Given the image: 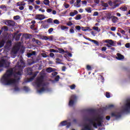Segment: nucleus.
Returning a JSON list of instances; mask_svg holds the SVG:
<instances>
[{
  "mask_svg": "<svg viewBox=\"0 0 130 130\" xmlns=\"http://www.w3.org/2000/svg\"><path fill=\"white\" fill-rule=\"evenodd\" d=\"M13 74H14L13 69L7 70L6 73L4 74L1 79V83L6 86L16 85V84L18 83L19 81L21 80V78H20V77L17 79L11 78V77L13 76Z\"/></svg>",
  "mask_w": 130,
  "mask_h": 130,
  "instance_id": "obj_1",
  "label": "nucleus"
},
{
  "mask_svg": "<svg viewBox=\"0 0 130 130\" xmlns=\"http://www.w3.org/2000/svg\"><path fill=\"white\" fill-rule=\"evenodd\" d=\"M85 120L86 121H88L89 123L85 124L84 126V128L81 130H93V129H92V125L94 128H98V126H102L103 116H99L98 117L92 119L85 118Z\"/></svg>",
  "mask_w": 130,
  "mask_h": 130,
  "instance_id": "obj_2",
  "label": "nucleus"
},
{
  "mask_svg": "<svg viewBox=\"0 0 130 130\" xmlns=\"http://www.w3.org/2000/svg\"><path fill=\"white\" fill-rule=\"evenodd\" d=\"M11 64V62H9L8 60L5 59H2L0 60V68H9Z\"/></svg>",
  "mask_w": 130,
  "mask_h": 130,
  "instance_id": "obj_3",
  "label": "nucleus"
},
{
  "mask_svg": "<svg viewBox=\"0 0 130 130\" xmlns=\"http://www.w3.org/2000/svg\"><path fill=\"white\" fill-rule=\"evenodd\" d=\"M108 4L111 7L112 10H114V9H116V8L119 7V3H117V1L112 2L111 0H109Z\"/></svg>",
  "mask_w": 130,
  "mask_h": 130,
  "instance_id": "obj_4",
  "label": "nucleus"
},
{
  "mask_svg": "<svg viewBox=\"0 0 130 130\" xmlns=\"http://www.w3.org/2000/svg\"><path fill=\"white\" fill-rule=\"evenodd\" d=\"M15 68L17 69H24L25 68V62L23 59H20V62H17Z\"/></svg>",
  "mask_w": 130,
  "mask_h": 130,
  "instance_id": "obj_5",
  "label": "nucleus"
},
{
  "mask_svg": "<svg viewBox=\"0 0 130 130\" xmlns=\"http://www.w3.org/2000/svg\"><path fill=\"white\" fill-rule=\"evenodd\" d=\"M44 80V76L43 75H41L40 77L37 78V82H36V85L37 87H39L43 84V81Z\"/></svg>",
  "mask_w": 130,
  "mask_h": 130,
  "instance_id": "obj_6",
  "label": "nucleus"
},
{
  "mask_svg": "<svg viewBox=\"0 0 130 130\" xmlns=\"http://www.w3.org/2000/svg\"><path fill=\"white\" fill-rule=\"evenodd\" d=\"M77 101V96L75 95H72L71 96L70 100L69 101V106H73Z\"/></svg>",
  "mask_w": 130,
  "mask_h": 130,
  "instance_id": "obj_7",
  "label": "nucleus"
},
{
  "mask_svg": "<svg viewBox=\"0 0 130 130\" xmlns=\"http://www.w3.org/2000/svg\"><path fill=\"white\" fill-rule=\"evenodd\" d=\"M5 25H7V26H9V27H14V26H15V21L13 20H5Z\"/></svg>",
  "mask_w": 130,
  "mask_h": 130,
  "instance_id": "obj_8",
  "label": "nucleus"
},
{
  "mask_svg": "<svg viewBox=\"0 0 130 130\" xmlns=\"http://www.w3.org/2000/svg\"><path fill=\"white\" fill-rule=\"evenodd\" d=\"M124 112H126L127 113H129L130 112V101L127 102L125 105V108L123 110Z\"/></svg>",
  "mask_w": 130,
  "mask_h": 130,
  "instance_id": "obj_9",
  "label": "nucleus"
},
{
  "mask_svg": "<svg viewBox=\"0 0 130 130\" xmlns=\"http://www.w3.org/2000/svg\"><path fill=\"white\" fill-rule=\"evenodd\" d=\"M111 117H115L116 119L121 117V114L120 113L112 112L111 114Z\"/></svg>",
  "mask_w": 130,
  "mask_h": 130,
  "instance_id": "obj_10",
  "label": "nucleus"
},
{
  "mask_svg": "<svg viewBox=\"0 0 130 130\" xmlns=\"http://www.w3.org/2000/svg\"><path fill=\"white\" fill-rule=\"evenodd\" d=\"M20 50V44L15 46L12 49V52L14 54H17L18 51Z\"/></svg>",
  "mask_w": 130,
  "mask_h": 130,
  "instance_id": "obj_11",
  "label": "nucleus"
},
{
  "mask_svg": "<svg viewBox=\"0 0 130 130\" xmlns=\"http://www.w3.org/2000/svg\"><path fill=\"white\" fill-rule=\"evenodd\" d=\"M35 18L36 20L42 21V20H44V19H45V16L42 14H36Z\"/></svg>",
  "mask_w": 130,
  "mask_h": 130,
  "instance_id": "obj_12",
  "label": "nucleus"
},
{
  "mask_svg": "<svg viewBox=\"0 0 130 130\" xmlns=\"http://www.w3.org/2000/svg\"><path fill=\"white\" fill-rule=\"evenodd\" d=\"M116 55L117 56L116 57V58L118 60H122V59H124V56H123V55H121V54L117 53Z\"/></svg>",
  "mask_w": 130,
  "mask_h": 130,
  "instance_id": "obj_13",
  "label": "nucleus"
},
{
  "mask_svg": "<svg viewBox=\"0 0 130 130\" xmlns=\"http://www.w3.org/2000/svg\"><path fill=\"white\" fill-rule=\"evenodd\" d=\"M85 39H86V40H88L89 41H90L91 42H93L94 44H96L97 46H99V42L98 41L95 40H92L90 38H86L84 37Z\"/></svg>",
  "mask_w": 130,
  "mask_h": 130,
  "instance_id": "obj_14",
  "label": "nucleus"
},
{
  "mask_svg": "<svg viewBox=\"0 0 130 130\" xmlns=\"http://www.w3.org/2000/svg\"><path fill=\"white\" fill-rule=\"evenodd\" d=\"M32 42H35L38 45H41V42L39 40H36L35 38L32 39Z\"/></svg>",
  "mask_w": 130,
  "mask_h": 130,
  "instance_id": "obj_15",
  "label": "nucleus"
},
{
  "mask_svg": "<svg viewBox=\"0 0 130 130\" xmlns=\"http://www.w3.org/2000/svg\"><path fill=\"white\" fill-rule=\"evenodd\" d=\"M111 20L113 23H116V22L118 21V18L115 16H113L111 18Z\"/></svg>",
  "mask_w": 130,
  "mask_h": 130,
  "instance_id": "obj_16",
  "label": "nucleus"
},
{
  "mask_svg": "<svg viewBox=\"0 0 130 130\" xmlns=\"http://www.w3.org/2000/svg\"><path fill=\"white\" fill-rule=\"evenodd\" d=\"M76 15H78V11L77 10H74L73 12H70V17H74Z\"/></svg>",
  "mask_w": 130,
  "mask_h": 130,
  "instance_id": "obj_17",
  "label": "nucleus"
},
{
  "mask_svg": "<svg viewBox=\"0 0 130 130\" xmlns=\"http://www.w3.org/2000/svg\"><path fill=\"white\" fill-rule=\"evenodd\" d=\"M112 17H113V16H112V14H111V13H108L107 14V19L109 21V20H110L112 18Z\"/></svg>",
  "mask_w": 130,
  "mask_h": 130,
  "instance_id": "obj_18",
  "label": "nucleus"
},
{
  "mask_svg": "<svg viewBox=\"0 0 130 130\" xmlns=\"http://www.w3.org/2000/svg\"><path fill=\"white\" fill-rule=\"evenodd\" d=\"M18 69L19 70L16 73V75H18V76H22V74H23V69L18 68Z\"/></svg>",
  "mask_w": 130,
  "mask_h": 130,
  "instance_id": "obj_19",
  "label": "nucleus"
},
{
  "mask_svg": "<svg viewBox=\"0 0 130 130\" xmlns=\"http://www.w3.org/2000/svg\"><path fill=\"white\" fill-rule=\"evenodd\" d=\"M22 36V33H19L17 35H16L15 37V40L16 41H19L20 40V38Z\"/></svg>",
  "mask_w": 130,
  "mask_h": 130,
  "instance_id": "obj_20",
  "label": "nucleus"
},
{
  "mask_svg": "<svg viewBox=\"0 0 130 130\" xmlns=\"http://www.w3.org/2000/svg\"><path fill=\"white\" fill-rule=\"evenodd\" d=\"M75 19L76 21H79V20H81V19H82V15H81V14H78L75 17Z\"/></svg>",
  "mask_w": 130,
  "mask_h": 130,
  "instance_id": "obj_21",
  "label": "nucleus"
},
{
  "mask_svg": "<svg viewBox=\"0 0 130 130\" xmlns=\"http://www.w3.org/2000/svg\"><path fill=\"white\" fill-rule=\"evenodd\" d=\"M1 29L2 31H4V32H7V31L9 30V28L7 26H4L3 27H2Z\"/></svg>",
  "mask_w": 130,
  "mask_h": 130,
  "instance_id": "obj_22",
  "label": "nucleus"
},
{
  "mask_svg": "<svg viewBox=\"0 0 130 130\" xmlns=\"http://www.w3.org/2000/svg\"><path fill=\"white\" fill-rule=\"evenodd\" d=\"M27 71L28 75H32V74H33L32 72V70L31 68H27Z\"/></svg>",
  "mask_w": 130,
  "mask_h": 130,
  "instance_id": "obj_23",
  "label": "nucleus"
},
{
  "mask_svg": "<svg viewBox=\"0 0 130 130\" xmlns=\"http://www.w3.org/2000/svg\"><path fill=\"white\" fill-rule=\"evenodd\" d=\"M43 3L46 6H49V4H50V2L49 1V0H44Z\"/></svg>",
  "mask_w": 130,
  "mask_h": 130,
  "instance_id": "obj_24",
  "label": "nucleus"
},
{
  "mask_svg": "<svg viewBox=\"0 0 130 130\" xmlns=\"http://www.w3.org/2000/svg\"><path fill=\"white\" fill-rule=\"evenodd\" d=\"M58 50L59 51V53H66L67 52H68V51H64L63 49L61 48H59Z\"/></svg>",
  "mask_w": 130,
  "mask_h": 130,
  "instance_id": "obj_25",
  "label": "nucleus"
},
{
  "mask_svg": "<svg viewBox=\"0 0 130 130\" xmlns=\"http://www.w3.org/2000/svg\"><path fill=\"white\" fill-rule=\"evenodd\" d=\"M67 122H68V121H67V120L63 121L60 122V124H61V125H62V126H64L67 125Z\"/></svg>",
  "mask_w": 130,
  "mask_h": 130,
  "instance_id": "obj_26",
  "label": "nucleus"
},
{
  "mask_svg": "<svg viewBox=\"0 0 130 130\" xmlns=\"http://www.w3.org/2000/svg\"><path fill=\"white\" fill-rule=\"evenodd\" d=\"M76 3L74 4L75 7H77V8H79L80 6H79V4L80 3H81V0H77L76 1Z\"/></svg>",
  "mask_w": 130,
  "mask_h": 130,
  "instance_id": "obj_27",
  "label": "nucleus"
},
{
  "mask_svg": "<svg viewBox=\"0 0 130 130\" xmlns=\"http://www.w3.org/2000/svg\"><path fill=\"white\" fill-rule=\"evenodd\" d=\"M120 10L123 11V12H125V11L127 10V7H121L120 8Z\"/></svg>",
  "mask_w": 130,
  "mask_h": 130,
  "instance_id": "obj_28",
  "label": "nucleus"
},
{
  "mask_svg": "<svg viewBox=\"0 0 130 130\" xmlns=\"http://www.w3.org/2000/svg\"><path fill=\"white\" fill-rule=\"evenodd\" d=\"M5 42L4 40H2L0 42V48H2L5 45Z\"/></svg>",
  "mask_w": 130,
  "mask_h": 130,
  "instance_id": "obj_29",
  "label": "nucleus"
},
{
  "mask_svg": "<svg viewBox=\"0 0 130 130\" xmlns=\"http://www.w3.org/2000/svg\"><path fill=\"white\" fill-rule=\"evenodd\" d=\"M47 73H52V72H53V70H52V68H48L47 69Z\"/></svg>",
  "mask_w": 130,
  "mask_h": 130,
  "instance_id": "obj_30",
  "label": "nucleus"
},
{
  "mask_svg": "<svg viewBox=\"0 0 130 130\" xmlns=\"http://www.w3.org/2000/svg\"><path fill=\"white\" fill-rule=\"evenodd\" d=\"M48 37H47L46 36H42L41 38L42 40H48Z\"/></svg>",
  "mask_w": 130,
  "mask_h": 130,
  "instance_id": "obj_31",
  "label": "nucleus"
},
{
  "mask_svg": "<svg viewBox=\"0 0 130 130\" xmlns=\"http://www.w3.org/2000/svg\"><path fill=\"white\" fill-rule=\"evenodd\" d=\"M93 30H95V31H97L98 32H100V30H99V27L98 26H94L92 28Z\"/></svg>",
  "mask_w": 130,
  "mask_h": 130,
  "instance_id": "obj_32",
  "label": "nucleus"
},
{
  "mask_svg": "<svg viewBox=\"0 0 130 130\" xmlns=\"http://www.w3.org/2000/svg\"><path fill=\"white\" fill-rule=\"evenodd\" d=\"M91 8L89 7L88 8H85V11L87 12V13H92V10H91Z\"/></svg>",
  "mask_w": 130,
  "mask_h": 130,
  "instance_id": "obj_33",
  "label": "nucleus"
},
{
  "mask_svg": "<svg viewBox=\"0 0 130 130\" xmlns=\"http://www.w3.org/2000/svg\"><path fill=\"white\" fill-rule=\"evenodd\" d=\"M45 91V88L42 87L40 90H38L39 93H42V92H44Z\"/></svg>",
  "mask_w": 130,
  "mask_h": 130,
  "instance_id": "obj_34",
  "label": "nucleus"
},
{
  "mask_svg": "<svg viewBox=\"0 0 130 130\" xmlns=\"http://www.w3.org/2000/svg\"><path fill=\"white\" fill-rule=\"evenodd\" d=\"M102 6L104 7L105 8H108V7H109L108 3H103L102 4Z\"/></svg>",
  "mask_w": 130,
  "mask_h": 130,
  "instance_id": "obj_35",
  "label": "nucleus"
},
{
  "mask_svg": "<svg viewBox=\"0 0 130 130\" xmlns=\"http://www.w3.org/2000/svg\"><path fill=\"white\" fill-rule=\"evenodd\" d=\"M70 88L71 90H75V89H76V85L73 84L70 86Z\"/></svg>",
  "mask_w": 130,
  "mask_h": 130,
  "instance_id": "obj_36",
  "label": "nucleus"
},
{
  "mask_svg": "<svg viewBox=\"0 0 130 130\" xmlns=\"http://www.w3.org/2000/svg\"><path fill=\"white\" fill-rule=\"evenodd\" d=\"M112 107H114L113 105H110L106 107V109H110V108H112Z\"/></svg>",
  "mask_w": 130,
  "mask_h": 130,
  "instance_id": "obj_37",
  "label": "nucleus"
},
{
  "mask_svg": "<svg viewBox=\"0 0 130 130\" xmlns=\"http://www.w3.org/2000/svg\"><path fill=\"white\" fill-rule=\"evenodd\" d=\"M14 20H19L20 19V16L19 15H17V16H15L13 17Z\"/></svg>",
  "mask_w": 130,
  "mask_h": 130,
  "instance_id": "obj_38",
  "label": "nucleus"
},
{
  "mask_svg": "<svg viewBox=\"0 0 130 130\" xmlns=\"http://www.w3.org/2000/svg\"><path fill=\"white\" fill-rule=\"evenodd\" d=\"M99 56H101V57H102L103 58H106V55L102 53H100Z\"/></svg>",
  "mask_w": 130,
  "mask_h": 130,
  "instance_id": "obj_39",
  "label": "nucleus"
},
{
  "mask_svg": "<svg viewBox=\"0 0 130 130\" xmlns=\"http://www.w3.org/2000/svg\"><path fill=\"white\" fill-rule=\"evenodd\" d=\"M0 9L4 10V9H7V6L6 5H2L0 6Z\"/></svg>",
  "mask_w": 130,
  "mask_h": 130,
  "instance_id": "obj_40",
  "label": "nucleus"
},
{
  "mask_svg": "<svg viewBox=\"0 0 130 130\" xmlns=\"http://www.w3.org/2000/svg\"><path fill=\"white\" fill-rule=\"evenodd\" d=\"M86 69L87 71H91L92 70V68L89 65H87L86 66Z\"/></svg>",
  "mask_w": 130,
  "mask_h": 130,
  "instance_id": "obj_41",
  "label": "nucleus"
},
{
  "mask_svg": "<svg viewBox=\"0 0 130 130\" xmlns=\"http://www.w3.org/2000/svg\"><path fill=\"white\" fill-rule=\"evenodd\" d=\"M109 44H110V45H111L112 46H114V42H113V41L112 40H111V41H110V42L109 43Z\"/></svg>",
  "mask_w": 130,
  "mask_h": 130,
  "instance_id": "obj_42",
  "label": "nucleus"
},
{
  "mask_svg": "<svg viewBox=\"0 0 130 130\" xmlns=\"http://www.w3.org/2000/svg\"><path fill=\"white\" fill-rule=\"evenodd\" d=\"M27 2L28 3V5H31V4L34 3L35 2V0H27Z\"/></svg>",
  "mask_w": 130,
  "mask_h": 130,
  "instance_id": "obj_43",
  "label": "nucleus"
},
{
  "mask_svg": "<svg viewBox=\"0 0 130 130\" xmlns=\"http://www.w3.org/2000/svg\"><path fill=\"white\" fill-rule=\"evenodd\" d=\"M61 30H66V29H69V27L63 25L61 26Z\"/></svg>",
  "mask_w": 130,
  "mask_h": 130,
  "instance_id": "obj_44",
  "label": "nucleus"
},
{
  "mask_svg": "<svg viewBox=\"0 0 130 130\" xmlns=\"http://www.w3.org/2000/svg\"><path fill=\"white\" fill-rule=\"evenodd\" d=\"M14 91L18 92V91H20V88L18 87V86H15L14 88Z\"/></svg>",
  "mask_w": 130,
  "mask_h": 130,
  "instance_id": "obj_45",
  "label": "nucleus"
},
{
  "mask_svg": "<svg viewBox=\"0 0 130 130\" xmlns=\"http://www.w3.org/2000/svg\"><path fill=\"white\" fill-rule=\"evenodd\" d=\"M48 40H49V41H52V40H53V36H50L48 38Z\"/></svg>",
  "mask_w": 130,
  "mask_h": 130,
  "instance_id": "obj_46",
  "label": "nucleus"
},
{
  "mask_svg": "<svg viewBox=\"0 0 130 130\" xmlns=\"http://www.w3.org/2000/svg\"><path fill=\"white\" fill-rule=\"evenodd\" d=\"M106 97L107 98H110V93L109 92H106Z\"/></svg>",
  "mask_w": 130,
  "mask_h": 130,
  "instance_id": "obj_47",
  "label": "nucleus"
},
{
  "mask_svg": "<svg viewBox=\"0 0 130 130\" xmlns=\"http://www.w3.org/2000/svg\"><path fill=\"white\" fill-rule=\"evenodd\" d=\"M47 22L49 23V24H51V23H52V18H49L47 19Z\"/></svg>",
  "mask_w": 130,
  "mask_h": 130,
  "instance_id": "obj_48",
  "label": "nucleus"
},
{
  "mask_svg": "<svg viewBox=\"0 0 130 130\" xmlns=\"http://www.w3.org/2000/svg\"><path fill=\"white\" fill-rule=\"evenodd\" d=\"M8 44H9V47L12 46V41H10V40L8 41L7 45H8Z\"/></svg>",
  "mask_w": 130,
  "mask_h": 130,
  "instance_id": "obj_49",
  "label": "nucleus"
},
{
  "mask_svg": "<svg viewBox=\"0 0 130 130\" xmlns=\"http://www.w3.org/2000/svg\"><path fill=\"white\" fill-rule=\"evenodd\" d=\"M76 30H78V31H80L81 30V26L79 25H77L75 27Z\"/></svg>",
  "mask_w": 130,
  "mask_h": 130,
  "instance_id": "obj_50",
  "label": "nucleus"
},
{
  "mask_svg": "<svg viewBox=\"0 0 130 130\" xmlns=\"http://www.w3.org/2000/svg\"><path fill=\"white\" fill-rule=\"evenodd\" d=\"M99 15V13H98V12H94L93 13V17H95L96 16H98Z\"/></svg>",
  "mask_w": 130,
  "mask_h": 130,
  "instance_id": "obj_51",
  "label": "nucleus"
},
{
  "mask_svg": "<svg viewBox=\"0 0 130 130\" xmlns=\"http://www.w3.org/2000/svg\"><path fill=\"white\" fill-rule=\"evenodd\" d=\"M56 60H57V61H56V63H60V59H59V58H56Z\"/></svg>",
  "mask_w": 130,
  "mask_h": 130,
  "instance_id": "obj_52",
  "label": "nucleus"
},
{
  "mask_svg": "<svg viewBox=\"0 0 130 130\" xmlns=\"http://www.w3.org/2000/svg\"><path fill=\"white\" fill-rule=\"evenodd\" d=\"M54 24H59V21H58V20L57 19H55L54 20Z\"/></svg>",
  "mask_w": 130,
  "mask_h": 130,
  "instance_id": "obj_53",
  "label": "nucleus"
},
{
  "mask_svg": "<svg viewBox=\"0 0 130 130\" xmlns=\"http://www.w3.org/2000/svg\"><path fill=\"white\" fill-rule=\"evenodd\" d=\"M67 26H71L73 25L72 21H69L68 23H67Z\"/></svg>",
  "mask_w": 130,
  "mask_h": 130,
  "instance_id": "obj_54",
  "label": "nucleus"
},
{
  "mask_svg": "<svg viewBox=\"0 0 130 130\" xmlns=\"http://www.w3.org/2000/svg\"><path fill=\"white\" fill-rule=\"evenodd\" d=\"M23 89L24 91H29V88H28V87L27 86H24Z\"/></svg>",
  "mask_w": 130,
  "mask_h": 130,
  "instance_id": "obj_55",
  "label": "nucleus"
},
{
  "mask_svg": "<svg viewBox=\"0 0 130 130\" xmlns=\"http://www.w3.org/2000/svg\"><path fill=\"white\" fill-rule=\"evenodd\" d=\"M72 123L71 122H67V128H69V127H70Z\"/></svg>",
  "mask_w": 130,
  "mask_h": 130,
  "instance_id": "obj_56",
  "label": "nucleus"
},
{
  "mask_svg": "<svg viewBox=\"0 0 130 130\" xmlns=\"http://www.w3.org/2000/svg\"><path fill=\"white\" fill-rule=\"evenodd\" d=\"M66 53H67L68 56H69L70 57H72L73 56V54H72V53L69 52L68 51Z\"/></svg>",
  "mask_w": 130,
  "mask_h": 130,
  "instance_id": "obj_57",
  "label": "nucleus"
},
{
  "mask_svg": "<svg viewBox=\"0 0 130 130\" xmlns=\"http://www.w3.org/2000/svg\"><path fill=\"white\" fill-rule=\"evenodd\" d=\"M42 56H43V57H48V55L46 53H42Z\"/></svg>",
  "mask_w": 130,
  "mask_h": 130,
  "instance_id": "obj_58",
  "label": "nucleus"
},
{
  "mask_svg": "<svg viewBox=\"0 0 130 130\" xmlns=\"http://www.w3.org/2000/svg\"><path fill=\"white\" fill-rule=\"evenodd\" d=\"M70 32L72 34H74V33H75V30H74V29L71 28L70 29Z\"/></svg>",
  "mask_w": 130,
  "mask_h": 130,
  "instance_id": "obj_59",
  "label": "nucleus"
},
{
  "mask_svg": "<svg viewBox=\"0 0 130 130\" xmlns=\"http://www.w3.org/2000/svg\"><path fill=\"white\" fill-rule=\"evenodd\" d=\"M53 31V28H50L48 30V33L50 34Z\"/></svg>",
  "mask_w": 130,
  "mask_h": 130,
  "instance_id": "obj_60",
  "label": "nucleus"
},
{
  "mask_svg": "<svg viewBox=\"0 0 130 130\" xmlns=\"http://www.w3.org/2000/svg\"><path fill=\"white\" fill-rule=\"evenodd\" d=\"M28 9L29 11H33V6L30 5L28 6Z\"/></svg>",
  "mask_w": 130,
  "mask_h": 130,
  "instance_id": "obj_61",
  "label": "nucleus"
},
{
  "mask_svg": "<svg viewBox=\"0 0 130 130\" xmlns=\"http://www.w3.org/2000/svg\"><path fill=\"white\" fill-rule=\"evenodd\" d=\"M17 6H18V7L22 6V2H18L17 3Z\"/></svg>",
  "mask_w": 130,
  "mask_h": 130,
  "instance_id": "obj_62",
  "label": "nucleus"
},
{
  "mask_svg": "<svg viewBox=\"0 0 130 130\" xmlns=\"http://www.w3.org/2000/svg\"><path fill=\"white\" fill-rule=\"evenodd\" d=\"M111 31H115V30H116V27L112 26L111 27Z\"/></svg>",
  "mask_w": 130,
  "mask_h": 130,
  "instance_id": "obj_63",
  "label": "nucleus"
},
{
  "mask_svg": "<svg viewBox=\"0 0 130 130\" xmlns=\"http://www.w3.org/2000/svg\"><path fill=\"white\" fill-rule=\"evenodd\" d=\"M50 52H56V50H54V49H50Z\"/></svg>",
  "mask_w": 130,
  "mask_h": 130,
  "instance_id": "obj_64",
  "label": "nucleus"
}]
</instances>
